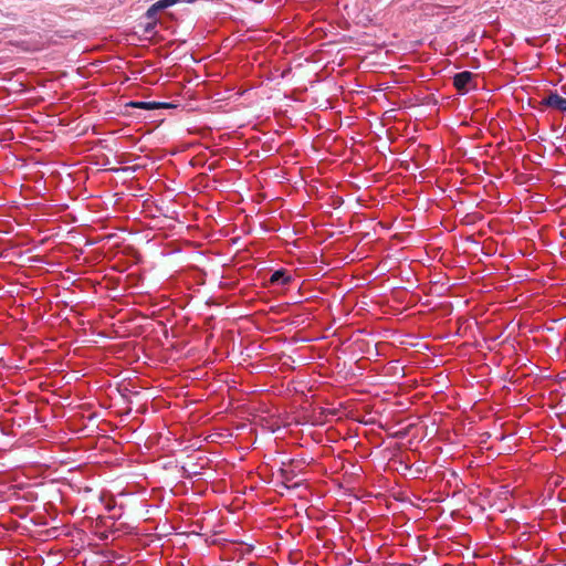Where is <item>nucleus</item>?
<instances>
[{
  "label": "nucleus",
  "mask_w": 566,
  "mask_h": 566,
  "mask_svg": "<svg viewBox=\"0 0 566 566\" xmlns=\"http://www.w3.org/2000/svg\"><path fill=\"white\" fill-rule=\"evenodd\" d=\"M473 74L469 71L457 73L453 76V85L457 91L461 94L469 92L473 82Z\"/></svg>",
  "instance_id": "obj_1"
},
{
  "label": "nucleus",
  "mask_w": 566,
  "mask_h": 566,
  "mask_svg": "<svg viewBox=\"0 0 566 566\" xmlns=\"http://www.w3.org/2000/svg\"><path fill=\"white\" fill-rule=\"evenodd\" d=\"M542 105L566 112V98L558 95L556 92H551L546 97L542 99Z\"/></svg>",
  "instance_id": "obj_2"
},
{
  "label": "nucleus",
  "mask_w": 566,
  "mask_h": 566,
  "mask_svg": "<svg viewBox=\"0 0 566 566\" xmlns=\"http://www.w3.org/2000/svg\"><path fill=\"white\" fill-rule=\"evenodd\" d=\"M176 3H178V0H159L148 8V10L146 11V18L148 20H153L156 18L158 11L171 7Z\"/></svg>",
  "instance_id": "obj_3"
},
{
  "label": "nucleus",
  "mask_w": 566,
  "mask_h": 566,
  "mask_svg": "<svg viewBox=\"0 0 566 566\" xmlns=\"http://www.w3.org/2000/svg\"><path fill=\"white\" fill-rule=\"evenodd\" d=\"M280 475L283 479V483L286 488H297L300 485L298 482H294L292 484H289L293 481V479L296 476V473L293 469L289 468H282L280 469Z\"/></svg>",
  "instance_id": "obj_4"
},
{
  "label": "nucleus",
  "mask_w": 566,
  "mask_h": 566,
  "mask_svg": "<svg viewBox=\"0 0 566 566\" xmlns=\"http://www.w3.org/2000/svg\"><path fill=\"white\" fill-rule=\"evenodd\" d=\"M132 107L144 108V109H157L161 107H171L169 103H158V102H130L128 104Z\"/></svg>",
  "instance_id": "obj_5"
},
{
  "label": "nucleus",
  "mask_w": 566,
  "mask_h": 566,
  "mask_svg": "<svg viewBox=\"0 0 566 566\" xmlns=\"http://www.w3.org/2000/svg\"><path fill=\"white\" fill-rule=\"evenodd\" d=\"M291 281V276L286 275L285 271L279 270L272 273L270 282L272 284L285 285Z\"/></svg>",
  "instance_id": "obj_6"
},
{
  "label": "nucleus",
  "mask_w": 566,
  "mask_h": 566,
  "mask_svg": "<svg viewBox=\"0 0 566 566\" xmlns=\"http://www.w3.org/2000/svg\"><path fill=\"white\" fill-rule=\"evenodd\" d=\"M182 470L185 471L186 476H192V475L200 474V471L198 470L197 464L193 462L185 463V465L182 467Z\"/></svg>",
  "instance_id": "obj_7"
},
{
  "label": "nucleus",
  "mask_w": 566,
  "mask_h": 566,
  "mask_svg": "<svg viewBox=\"0 0 566 566\" xmlns=\"http://www.w3.org/2000/svg\"><path fill=\"white\" fill-rule=\"evenodd\" d=\"M153 21H154L153 23H149V24L146 27V29H145V31H146V32H149L150 30H153V29H154V27H155V24H156V20H155V19H153Z\"/></svg>",
  "instance_id": "obj_8"
}]
</instances>
